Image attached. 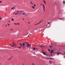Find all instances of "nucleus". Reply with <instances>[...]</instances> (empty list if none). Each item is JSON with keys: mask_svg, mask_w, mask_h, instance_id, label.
Listing matches in <instances>:
<instances>
[{"mask_svg": "<svg viewBox=\"0 0 65 65\" xmlns=\"http://www.w3.org/2000/svg\"><path fill=\"white\" fill-rule=\"evenodd\" d=\"M25 43H26V47H29V43L25 42Z\"/></svg>", "mask_w": 65, "mask_h": 65, "instance_id": "obj_1", "label": "nucleus"}, {"mask_svg": "<svg viewBox=\"0 0 65 65\" xmlns=\"http://www.w3.org/2000/svg\"><path fill=\"white\" fill-rule=\"evenodd\" d=\"M12 45H11V46H13H13H16L17 45L15 43H14V42H12Z\"/></svg>", "mask_w": 65, "mask_h": 65, "instance_id": "obj_2", "label": "nucleus"}, {"mask_svg": "<svg viewBox=\"0 0 65 65\" xmlns=\"http://www.w3.org/2000/svg\"><path fill=\"white\" fill-rule=\"evenodd\" d=\"M23 12V11L22 12V11H17V12L16 13V14H21L20 13V12Z\"/></svg>", "mask_w": 65, "mask_h": 65, "instance_id": "obj_3", "label": "nucleus"}, {"mask_svg": "<svg viewBox=\"0 0 65 65\" xmlns=\"http://www.w3.org/2000/svg\"><path fill=\"white\" fill-rule=\"evenodd\" d=\"M21 13H22L23 15H26L27 16V14L25 12H21Z\"/></svg>", "mask_w": 65, "mask_h": 65, "instance_id": "obj_4", "label": "nucleus"}, {"mask_svg": "<svg viewBox=\"0 0 65 65\" xmlns=\"http://www.w3.org/2000/svg\"><path fill=\"white\" fill-rule=\"evenodd\" d=\"M43 7V10L44 12L45 11V6H44V5L43 4L42 5Z\"/></svg>", "mask_w": 65, "mask_h": 65, "instance_id": "obj_5", "label": "nucleus"}, {"mask_svg": "<svg viewBox=\"0 0 65 65\" xmlns=\"http://www.w3.org/2000/svg\"><path fill=\"white\" fill-rule=\"evenodd\" d=\"M19 44H20V45L21 46H22V47H23V48H25V47L22 44H21V43H20Z\"/></svg>", "mask_w": 65, "mask_h": 65, "instance_id": "obj_6", "label": "nucleus"}, {"mask_svg": "<svg viewBox=\"0 0 65 65\" xmlns=\"http://www.w3.org/2000/svg\"><path fill=\"white\" fill-rule=\"evenodd\" d=\"M59 54H62V53H59V52H58V53H57V55H59Z\"/></svg>", "mask_w": 65, "mask_h": 65, "instance_id": "obj_7", "label": "nucleus"}, {"mask_svg": "<svg viewBox=\"0 0 65 65\" xmlns=\"http://www.w3.org/2000/svg\"><path fill=\"white\" fill-rule=\"evenodd\" d=\"M14 24H15V25H20V23H14Z\"/></svg>", "mask_w": 65, "mask_h": 65, "instance_id": "obj_8", "label": "nucleus"}, {"mask_svg": "<svg viewBox=\"0 0 65 65\" xmlns=\"http://www.w3.org/2000/svg\"><path fill=\"white\" fill-rule=\"evenodd\" d=\"M49 63L50 64H52V61H49Z\"/></svg>", "mask_w": 65, "mask_h": 65, "instance_id": "obj_9", "label": "nucleus"}, {"mask_svg": "<svg viewBox=\"0 0 65 65\" xmlns=\"http://www.w3.org/2000/svg\"><path fill=\"white\" fill-rule=\"evenodd\" d=\"M15 9V7H12L11 9Z\"/></svg>", "mask_w": 65, "mask_h": 65, "instance_id": "obj_10", "label": "nucleus"}, {"mask_svg": "<svg viewBox=\"0 0 65 65\" xmlns=\"http://www.w3.org/2000/svg\"><path fill=\"white\" fill-rule=\"evenodd\" d=\"M43 2L44 3L45 5H46V2H45V0H43Z\"/></svg>", "mask_w": 65, "mask_h": 65, "instance_id": "obj_11", "label": "nucleus"}, {"mask_svg": "<svg viewBox=\"0 0 65 65\" xmlns=\"http://www.w3.org/2000/svg\"><path fill=\"white\" fill-rule=\"evenodd\" d=\"M53 53V50H51V53L52 54Z\"/></svg>", "mask_w": 65, "mask_h": 65, "instance_id": "obj_12", "label": "nucleus"}, {"mask_svg": "<svg viewBox=\"0 0 65 65\" xmlns=\"http://www.w3.org/2000/svg\"><path fill=\"white\" fill-rule=\"evenodd\" d=\"M16 13L14 12L13 13V14H15V15H16L17 14Z\"/></svg>", "mask_w": 65, "mask_h": 65, "instance_id": "obj_13", "label": "nucleus"}, {"mask_svg": "<svg viewBox=\"0 0 65 65\" xmlns=\"http://www.w3.org/2000/svg\"><path fill=\"white\" fill-rule=\"evenodd\" d=\"M42 20L39 23H38V24H39L40 23H41L42 22Z\"/></svg>", "mask_w": 65, "mask_h": 65, "instance_id": "obj_14", "label": "nucleus"}, {"mask_svg": "<svg viewBox=\"0 0 65 65\" xmlns=\"http://www.w3.org/2000/svg\"><path fill=\"white\" fill-rule=\"evenodd\" d=\"M47 24H48H48H50V22H48L47 21Z\"/></svg>", "mask_w": 65, "mask_h": 65, "instance_id": "obj_15", "label": "nucleus"}, {"mask_svg": "<svg viewBox=\"0 0 65 65\" xmlns=\"http://www.w3.org/2000/svg\"><path fill=\"white\" fill-rule=\"evenodd\" d=\"M22 45H23V46H25V44L24 43H23Z\"/></svg>", "mask_w": 65, "mask_h": 65, "instance_id": "obj_16", "label": "nucleus"}, {"mask_svg": "<svg viewBox=\"0 0 65 65\" xmlns=\"http://www.w3.org/2000/svg\"><path fill=\"white\" fill-rule=\"evenodd\" d=\"M53 46H50V47H51V48H52V47H53Z\"/></svg>", "mask_w": 65, "mask_h": 65, "instance_id": "obj_17", "label": "nucleus"}, {"mask_svg": "<svg viewBox=\"0 0 65 65\" xmlns=\"http://www.w3.org/2000/svg\"><path fill=\"white\" fill-rule=\"evenodd\" d=\"M11 20L12 21H13L14 20V19H13V18Z\"/></svg>", "mask_w": 65, "mask_h": 65, "instance_id": "obj_18", "label": "nucleus"}, {"mask_svg": "<svg viewBox=\"0 0 65 65\" xmlns=\"http://www.w3.org/2000/svg\"><path fill=\"white\" fill-rule=\"evenodd\" d=\"M65 3V1H63V3Z\"/></svg>", "mask_w": 65, "mask_h": 65, "instance_id": "obj_19", "label": "nucleus"}, {"mask_svg": "<svg viewBox=\"0 0 65 65\" xmlns=\"http://www.w3.org/2000/svg\"><path fill=\"white\" fill-rule=\"evenodd\" d=\"M40 47H44V46H40Z\"/></svg>", "mask_w": 65, "mask_h": 65, "instance_id": "obj_20", "label": "nucleus"}, {"mask_svg": "<svg viewBox=\"0 0 65 65\" xmlns=\"http://www.w3.org/2000/svg\"><path fill=\"white\" fill-rule=\"evenodd\" d=\"M36 50V48H35L33 49V50Z\"/></svg>", "mask_w": 65, "mask_h": 65, "instance_id": "obj_21", "label": "nucleus"}, {"mask_svg": "<svg viewBox=\"0 0 65 65\" xmlns=\"http://www.w3.org/2000/svg\"><path fill=\"white\" fill-rule=\"evenodd\" d=\"M11 31H13V29H10Z\"/></svg>", "mask_w": 65, "mask_h": 65, "instance_id": "obj_22", "label": "nucleus"}, {"mask_svg": "<svg viewBox=\"0 0 65 65\" xmlns=\"http://www.w3.org/2000/svg\"><path fill=\"white\" fill-rule=\"evenodd\" d=\"M19 48H22V47L21 46H20L19 47Z\"/></svg>", "mask_w": 65, "mask_h": 65, "instance_id": "obj_23", "label": "nucleus"}, {"mask_svg": "<svg viewBox=\"0 0 65 65\" xmlns=\"http://www.w3.org/2000/svg\"><path fill=\"white\" fill-rule=\"evenodd\" d=\"M32 8H33L34 9V6H32Z\"/></svg>", "mask_w": 65, "mask_h": 65, "instance_id": "obj_24", "label": "nucleus"}, {"mask_svg": "<svg viewBox=\"0 0 65 65\" xmlns=\"http://www.w3.org/2000/svg\"><path fill=\"white\" fill-rule=\"evenodd\" d=\"M0 20H2V18H1V17H0Z\"/></svg>", "mask_w": 65, "mask_h": 65, "instance_id": "obj_25", "label": "nucleus"}, {"mask_svg": "<svg viewBox=\"0 0 65 65\" xmlns=\"http://www.w3.org/2000/svg\"><path fill=\"white\" fill-rule=\"evenodd\" d=\"M31 44H29V46H31Z\"/></svg>", "mask_w": 65, "mask_h": 65, "instance_id": "obj_26", "label": "nucleus"}, {"mask_svg": "<svg viewBox=\"0 0 65 65\" xmlns=\"http://www.w3.org/2000/svg\"><path fill=\"white\" fill-rule=\"evenodd\" d=\"M47 59H53V58H47Z\"/></svg>", "mask_w": 65, "mask_h": 65, "instance_id": "obj_27", "label": "nucleus"}, {"mask_svg": "<svg viewBox=\"0 0 65 65\" xmlns=\"http://www.w3.org/2000/svg\"><path fill=\"white\" fill-rule=\"evenodd\" d=\"M36 50H38V48H36Z\"/></svg>", "mask_w": 65, "mask_h": 65, "instance_id": "obj_28", "label": "nucleus"}, {"mask_svg": "<svg viewBox=\"0 0 65 65\" xmlns=\"http://www.w3.org/2000/svg\"><path fill=\"white\" fill-rule=\"evenodd\" d=\"M38 24H35L34 25L35 26V25H38Z\"/></svg>", "mask_w": 65, "mask_h": 65, "instance_id": "obj_29", "label": "nucleus"}, {"mask_svg": "<svg viewBox=\"0 0 65 65\" xmlns=\"http://www.w3.org/2000/svg\"><path fill=\"white\" fill-rule=\"evenodd\" d=\"M11 59V58H10L9 59H8V60H10V59Z\"/></svg>", "mask_w": 65, "mask_h": 65, "instance_id": "obj_30", "label": "nucleus"}, {"mask_svg": "<svg viewBox=\"0 0 65 65\" xmlns=\"http://www.w3.org/2000/svg\"><path fill=\"white\" fill-rule=\"evenodd\" d=\"M43 54L44 55H45V53H43Z\"/></svg>", "mask_w": 65, "mask_h": 65, "instance_id": "obj_31", "label": "nucleus"}, {"mask_svg": "<svg viewBox=\"0 0 65 65\" xmlns=\"http://www.w3.org/2000/svg\"><path fill=\"white\" fill-rule=\"evenodd\" d=\"M30 3H31V4H33V3H32V2H31Z\"/></svg>", "mask_w": 65, "mask_h": 65, "instance_id": "obj_32", "label": "nucleus"}, {"mask_svg": "<svg viewBox=\"0 0 65 65\" xmlns=\"http://www.w3.org/2000/svg\"><path fill=\"white\" fill-rule=\"evenodd\" d=\"M8 26H10V24H8Z\"/></svg>", "mask_w": 65, "mask_h": 65, "instance_id": "obj_33", "label": "nucleus"}, {"mask_svg": "<svg viewBox=\"0 0 65 65\" xmlns=\"http://www.w3.org/2000/svg\"><path fill=\"white\" fill-rule=\"evenodd\" d=\"M0 3H2V1H0Z\"/></svg>", "mask_w": 65, "mask_h": 65, "instance_id": "obj_34", "label": "nucleus"}, {"mask_svg": "<svg viewBox=\"0 0 65 65\" xmlns=\"http://www.w3.org/2000/svg\"><path fill=\"white\" fill-rule=\"evenodd\" d=\"M49 52H50V50L48 49Z\"/></svg>", "mask_w": 65, "mask_h": 65, "instance_id": "obj_35", "label": "nucleus"}, {"mask_svg": "<svg viewBox=\"0 0 65 65\" xmlns=\"http://www.w3.org/2000/svg\"><path fill=\"white\" fill-rule=\"evenodd\" d=\"M36 6V5H34V6L35 7Z\"/></svg>", "mask_w": 65, "mask_h": 65, "instance_id": "obj_36", "label": "nucleus"}, {"mask_svg": "<svg viewBox=\"0 0 65 65\" xmlns=\"http://www.w3.org/2000/svg\"><path fill=\"white\" fill-rule=\"evenodd\" d=\"M59 20H61V18H59Z\"/></svg>", "mask_w": 65, "mask_h": 65, "instance_id": "obj_37", "label": "nucleus"}, {"mask_svg": "<svg viewBox=\"0 0 65 65\" xmlns=\"http://www.w3.org/2000/svg\"><path fill=\"white\" fill-rule=\"evenodd\" d=\"M32 65H34V63H32Z\"/></svg>", "mask_w": 65, "mask_h": 65, "instance_id": "obj_38", "label": "nucleus"}, {"mask_svg": "<svg viewBox=\"0 0 65 65\" xmlns=\"http://www.w3.org/2000/svg\"><path fill=\"white\" fill-rule=\"evenodd\" d=\"M23 20H24V19L23 18Z\"/></svg>", "mask_w": 65, "mask_h": 65, "instance_id": "obj_39", "label": "nucleus"}, {"mask_svg": "<svg viewBox=\"0 0 65 65\" xmlns=\"http://www.w3.org/2000/svg\"><path fill=\"white\" fill-rule=\"evenodd\" d=\"M41 6L42 5V4H41Z\"/></svg>", "mask_w": 65, "mask_h": 65, "instance_id": "obj_40", "label": "nucleus"}, {"mask_svg": "<svg viewBox=\"0 0 65 65\" xmlns=\"http://www.w3.org/2000/svg\"><path fill=\"white\" fill-rule=\"evenodd\" d=\"M28 24H29L30 22H28Z\"/></svg>", "mask_w": 65, "mask_h": 65, "instance_id": "obj_41", "label": "nucleus"}, {"mask_svg": "<svg viewBox=\"0 0 65 65\" xmlns=\"http://www.w3.org/2000/svg\"><path fill=\"white\" fill-rule=\"evenodd\" d=\"M25 23H26V21H25Z\"/></svg>", "mask_w": 65, "mask_h": 65, "instance_id": "obj_42", "label": "nucleus"}, {"mask_svg": "<svg viewBox=\"0 0 65 65\" xmlns=\"http://www.w3.org/2000/svg\"><path fill=\"white\" fill-rule=\"evenodd\" d=\"M29 35H28L27 37H29Z\"/></svg>", "mask_w": 65, "mask_h": 65, "instance_id": "obj_43", "label": "nucleus"}, {"mask_svg": "<svg viewBox=\"0 0 65 65\" xmlns=\"http://www.w3.org/2000/svg\"><path fill=\"white\" fill-rule=\"evenodd\" d=\"M29 35H31V34H29Z\"/></svg>", "mask_w": 65, "mask_h": 65, "instance_id": "obj_44", "label": "nucleus"}, {"mask_svg": "<svg viewBox=\"0 0 65 65\" xmlns=\"http://www.w3.org/2000/svg\"><path fill=\"white\" fill-rule=\"evenodd\" d=\"M64 55H65V53H64Z\"/></svg>", "mask_w": 65, "mask_h": 65, "instance_id": "obj_45", "label": "nucleus"}, {"mask_svg": "<svg viewBox=\"0 0 65 65\" xmlns=\"http://www.w3.org/2000/svg\"><path fill=\"white\" fill-rule=\"evenodd\" d=\"M6 26H7V25H6Z\"/></svg>", "mask_w": 65, "mask_h": 65, "instance_id": "obj_46", "label": "nucleus"}, {"mask_svg": "<svg viewBox=\"0 0 65 65\" xmlns=\"http://www.w3.org/2000/svg\"><path fill=\"white\" fill-rule=\"evenodd\" d=\"M47 26V25H46V26Z\"/></svg>", "mask_w": 65, "mask_h": 65, "instance_id": "obj_47", "label": "nucleus"}, {"mask_svg": "<svg viewBox=\"0 0 65 65\" xmlns=\"http://www.w3.org/2000/svg\"><path fill=\"white\" fill-rule=\"evenodd\" d=\"M9 22H10V21H9Z\"/></svg>", "mask_w": 65, "mask_h": 65, "instance_id": "obj_48", "label": "nucleus"}, {"mask_svg": "<svg viewBox=\"0 0 65 65\" xmlns=\"http://www.w3.org/2000/svg\"><path fill=\"white\" fill-rule=\"evenodd\" d=\"M10 45H11V44H10Z\"/></svg>", "mask_w": 65, "mask_h": 65, "instance_id": "obj_49", "label": "nucleus"}, {"mask_svg": "<svg viewBox=\"0 0 65 65\" xmlns=\"http://www.w3.org/2000/svg\"><path fill=\"white\" fill-rule=\"evenodd\" d=\"M23 65H24V64H23Z\"/></svg>", "mask_w": 65, "mask_h": 65, "instance_id": "obj_50", "label": "nucleus"}, {"mask_svg": "<svg viewBox=\"0 0 65 65\" xmlns=\"http://www.w3.org/2000/svg\"><path fill=\"white\" fill-rule=\"evenodd\" d=\"M1 64V63H0V65Z\"/></svg>", "mask_w": 65, "mask_h": 65, "instance_id": "obj_51", "label": "nucleus"}, {"mask_svg": "<svg viewBox=\"0 0 65 65\" xmlns=\"http://www.w3.org/2000/svg\"><path fill=\"white\" fill-rule=\"evenodd\" d=\"M1 39V38H0V39Z\"/></svg>", "mask_w": 65, "mask_h": 65, "instance_id": "obj_52", "label": "nucleus"}]
</instances>
